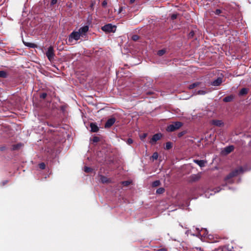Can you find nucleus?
Returning a JSON list of instances; mask_svg holds the SVG:
<instances>
[{"instance_id":"24","label":"nucleus","mask_w":251,"mask_h":251,"mask_svg":"<svg viewBox=\"0 0 251 251\" xmlns=\"http://www.w3.org/2000/svg\"><path fill=\"white\" fill-rule=\"evenodd\" d=\"M165 192V189L162 187H160L157 189L156 193L158 194H163Z\"/></svg>"},{"instance_id":"46","label":"nucleus","mask_w":251,"mask_h":251,"mask_svg":"<svg viewBox=\"0 0 251 251\" xmlns=\"http://www.w3.org/2000/svg\"><path fill=\"white\" fill-rule=\"evenodd\" d=\"M107 5V1L106 0H104L103 1V2H102V6H105L106 5Z\"/></svg>"},{"instance_id":"43","label":"nucleus","mask_w":251,"mask_h":251,"mask_svg":"<svg viewBox=\"0 0 251 251\" xmlns=\"http://www.w3.org/2000/svg\"><path fill=\"white\" fill-rule=\"evenodd\" d=\"M147 133H143L141 136L140 138L141 140L144 139L147 137Z\"/></svg>"},{"instance_id":"30","label":"nucleus","mask_w":251,"mask_h":251,"mask_svg":"<svg viewBox=\"0 0 251 251\" xmlns=\"http://www.w3.org/2000/svg\"><path fill=\"white\" fill-rule=\"evenodd\" d=\"M92 141L94 143H98L100 141V138L98 136H94L93 138Z\"/></svg>"},{"instance_id":"35","label":"nucleus","mask_w":251,"mask_h":251,"mask_svg":"<svg viewBox=\"0 0 251 251\" xmlns=\"http://www.w3.org/2000/svg\"><path fill=\"white\" fill-rule=\"evenodd\" d=\"M47 94L46 93H43L40 94V98L42 99H45L47 97Z\"/></svg>"},{"instance_id":"25","label":"nucleus","mask_w":251,"mask_h":251,"mask_svg":"<svg viewBox=\"0 0 251 251\" xmlns=\"http://www.w3.org/2000/svg\"><path fill=\"white\" fill-rule=\"evenodd\" d=\"M207 93V91L204 90H199L197 92L196 95H205Z\"/></svg>"},{"instance_id":"28","label":"nucleus","mask_w":251,"mask_h":251,"mask_svg":"<svg viewBox=\"0 0 251 251\" xmlns=\"http://www.w3.org/2000/svg\"><path fill=\"white\" fill-rule=\"evenodd\" d=\"M172 147V143L170 142H167L166 145V149L169 150Z\"/></svg>"},{"instance_id":"44","label":"nucleus","mask_w":251,"mask_h":251,"mask_svg":"<svg viewBox=\"0 0 251 251\" xmlns=\"http://www.w3.org/2000/svg\"><path fill=\"white\" fill-rule=\"evenodd\" d=\"M8 181L7 180H5L1 182V186H4L5 185H6L8 183Z\"/></svg>"},{"instance_id":"50","label":"nucleus","mask_w":251,"mask_h":251,"mask_svg":"<svg viewBox=\"0 0 251 251\" xmlns=\"http://www.w3.org/2000/svg\"><path fill=\"white\" fill-rule=\"evenodd\" d=\"M135 0H130V3L132 4L135 2Z\"/></svg>"},{"instance_id":"33","label":"nucleus","mask_w":251,"mask_h":251,"mask_svg":"<svg viewBox=\"0 0 251 251\" xmlns=\"http://www.w3.org/2000/svg\"><path fill=\"white\" fill-rule=\"evenodd\" d=\"M20 146H21V145L20 144L14 145L13 146L12 149H13V150H18L20 148Z\"/></svg>"},{"instance_id":"41","label":"nucleus","mask_w":251,"mask_h":251,"mask_svg":"<svg viewBox=\"0 0 251 251\" xmlns=\"http://www.w3.org/2000/svg\"><path fill=\"white\" fill-rule=\"evenodd\" d=\"M124 52L123 50H122V52L123 53H126V52H128V51H130V48H124Z\"/></svg>"},{"instance_id":"32","label":"nucleus","mask_w":251,"mask_h":251,"mask_svg":"<svg viewBox=\"0 0 251 251\" xmlns=\"http://www.w3.org/2000/svg\"><path fill=\"white\" fill-rule=\"evenodd\" d=\"M152 157L153 159L156 160L158 157V153L157 152H154L152 155Z\"/></svg>"},{"instance_id":"26","label":"nucleus","mask_w":251,"mask_h":251,"mask_svg":"<svg viewBox=\"0 0 251 251\" xmlns=\"http://www.w3.org/2000/svg\"><path fill=\"white\" fill-rule=\"evenodd\" d=\"M24 44L25 46H27L28 47H37V46L34 44L31 43H26L24 42Z\"/></svg>"},{"instance_id":"51","label":"nucleus","mask_w":251,"mask_h":251,"mask_svg":"<svg viewBox=\"0 0 251 251\" xmlns=\"http://www.w3.org/2000/svg\"><path fill=\"white\" fill-rule=\"evenodd\" d=\"M218 189L219 188H216L215 189L216 190L215 191V193L219 192L220 190Z\"/></svg>"},{"instance_id":"36","label":"nucleus","mask_w":251,"mask_h":251,"mask_svg":"<svg viewBox=\"0 0 251 251\" xmlns=\"http://www.w3.org/2000/svg\"><path fill=\"white\" fill-rule=\"evenodd\" d=\"M194 35V31H191L188 34V37L189 38H193Z\"/></svg>"},{"instance_id":"3","label":"nucleus","mask_w":251,"mask_h":251,"mask_svg":"<svg viewBox=\"0 0 251 251\" xmlns=\"http://www.w3.org/2000/svg\"><path fill=\"white\" fill-rule=\"evenodd\" d=\"M101 29L106 33L115 32L116 29V26L113 25L111 24H108L102 26Z\"/></svg>"},{"instance_id":"17","label":"nucleus","mask_w":251,"mask_h":251,"mask_svg":"<svg viewBox=\"0 0 251 251\" xmlns=\"http://www.w3.org/2000/svg\"><path fill=\"white\" fill-rule=\"evenodd\" d=\"M234 149L233 146H229L224 149V151L226 154H229L234 150Z\"/></svg>"},{"instance_id":"2","label":"nucleus","mask_w":251,"mask_h":251,"mask_svg":"<svg viewBox=\"0 0 251 251\" xmlns=\"http://www.w3.org/2000/svg\"><path fill=\"white\" fill-rule=\"evenodd\" d=\"M183 126V123L180 122H173L172 124L168 126L167 131L168 132H173L180 128Z\"/></svg>"},{"instance_id":"4","label":"nucleus","mask_w":251,"mask_h":251,"mask_svg":"<svg viewBox=\"0 0 251 251\" xmlns=\"http://www.w3.org/2000/svg\"><path fill=\"white\" fill-rule=\"evenodd\" d=\"M46 56L50 61L54 59V51L53 48H48V50L46 53Z\"/></svg>"},{"instance_id":"19","label":"nucleus","mask_w":251,"mask_h":251,"mask_svg":"<svg viewBox=\"0 0 251 251\" xmlns=\"http://www.w3.org/2000/svg\"><path fill=\"white\" fill-rule=\"evenodd\" d=\"M8 74L7 72L4 71H0V77L5 78L7 77Z\"/></svg>"},{"instance_id":"27","label":"nucleus","mask_w":251,"mask_h":251,"mask_svg":"<svg viewBox=\"0 0 251 251\" xmlns=\"http://www.w3.org/2000/svg\"><path fill=\"white\" fill-rule=\"evenodd\" d=\"M131 182L129 181H124L122 182V184L124 186H128L130 184Z\"/></svg>"},{"instance_id":"29","label":"nucleus","mask_w":251,"mask_h":251,"mask_svg":"<svg viewBox=\"0 0 251 251\" xmlns=\"http://www.w3.org/2000/svg\"><path fill=\"white\" fill-rule=\"evenodd\" d=\"M131 39L134 41H136L139 39V36L137 35H133L132 36Z\"/></svg>"},{"instance_id":"10","label":"nucleus","mask_w":251,"mask_h":251,"mask_svg":"<svg viewBox=\"0 0 251 251\" xmlns=\"http://www.w3.org/2000/svg\"><path fill=\"white\" fill-rule=\"evenodd\" d=\"M243 171H244L243 169L242 168V167H241L239 169H235V170H233V171L230 172V174H231L232 176L233 177L237 176L239 174L243 173Z\"/></svg>"},{"instance_id":"12","label":"nucleus","mask_w":251,"mask_h":251,"mask_svg":"<svg viewBox=\"0 0 251 251\" xmlns=\"http://www.w3.org/2000/svg\"><path fill=\"white\" fill-rule=\"evenodd\" d=\"M91 131L93 132H97L99 131V128L96 123H91L90 125Z\"/></svg>"},{"instance_id":"37","label":"nucleus","mask_w":251,"mask_h":251,"mask_svg":"<svg viewBox=\"0 0 251 251\" xmlns=\"http://www.w3.org/2000/svg\"><path fill=\"white\" fill-rule=\"evenodd\" d=\"M177 15L176 14H173L171 15V19L174 20L177 18Z\"/></svg>"},{"instance_id":"34","label":"nucleus","mask_w":251,"mask_h":251,"mask_svg":"<svg viewBox=\"0 0 251 251\" xmlns=\"http://www.w3.org/2000/svg\"><path fill=\"white\" fill-rule=\"evenodd\" d=\"M214 12L215 14L219 15L222 13V10L219 9H217Z\"/></svg>"},{"instance_id":"42","label":"nucleus","mask_w":251,"mask_h":251,"mask_svg":"<svg viewBox=\"0 0 251 251\" xmlns=\"http://www.w3.org/2000/svg\"><path fill=\"white\" fill-rule=\"evenodd\" d=\"M233 177L231 175V174L229 173L227 176H226L225 177V180H227L231 178H232Z\"/></svg>"},{"instance_id":"13","label":"nucleus","mask_w":251,"mask_h":251,"mask_svg":"<svg viewBox=\"0 0 251 251\" xmlns=\"http://www.w3.org/2000/svg\"><path fill=\"white\" fill-rule=\"evenodd\" d=\"M94 52V48H91V50L85 49L83 51V53L85 56H91Z\"/></svg>"},{"instance_id":"47","label":"nucleus","mask_w":251,"mask_h":251,"mask_svg":"<svg viewBox=\"0 0 251 251\" xmlns=\"http://www.w3.org/2000/svg\"><path fill=\"white\" fill-rule=\"evenodd\" d=\"M123 8L124 7H120L119 9V11H118V13H120L122 12L123 10Z\"/></svg>"},{"instance_id":"15","label":"nucleus","mask_w":251,"mask_h":251,"mask_svg":"<svg viewBox=\"0 0 251 251\" xmlns=\"http://www.w3.org/2000/svg\"><path fill=\"white\" fill-rule=\"evenodd\" d=\"M194 162L198 164L200 167H204L206 163V161L203 160H194Z\"/></svg>"},{"instance_id":"11","label":"nucleus","mask_w":251,"mask_h":251,"mask_svg":"<svg viewBox=\"0 0 251 251\" xmlns=\"http://www.w3.org/2000/svg\"><path fill=\"white\" fill-rule=\"evenodd\" d=\"M223 82V79L221 77H218L216 79L211 82V84L213 86H220Z\"/></svg>"},{"instance_id":"38","label":"nucleus","mask_w":251,"mask_h":251,"mask_svg":"<svg viewBox=\"0 0 251 251\" xmlns=\"http://www.w3.org/2000/svg\"><path fill=\"white\" fill-rule=\"evenodd\" d=\"M185 131H182V132H180L179 133H178V137H182L183 135H184L185 134Z\"/></svg>"},{"instance_id":"52","label":"nucleus","mask_w":251,"mask_h":251,"mask_svg":"<svg viewBox=\"0 0 251 251\" xmlns=\"http://www.w3.org/2000/svg\"><path fill=\"white\" fill-rule=\"evenodd\" d=\"M63 48H62V49H61V50H60H60H59V51H61V50H63Z\"/></svg>"},{"instance_id":"48","label":"nucleus","mask_w":251,"mask_h":251,"mask_svg":"<svg viewBox=\"0 0 251 251\" xmlns=\"http://www.w3.org/2000/svg\"><path fill=\"white\" fill-rule=\"evenodd\" d=\"M5 147L4 146H2V147H0V150L1 151H3L5 150Z\"/></svg>"},{"instance_id":"39","label":"nucleus","mask_w":251,"mask_h":251,"mask_svg":"<svg viewBox=\"0 0 251 251\" xmlns=\"http://www.w3.org/2000/svg\"><path fill=\"white\" fill-rule=\"evenodd\" d=\"M127 144L130 145L133 143V140L131 138H128L126 141Z\"/></svg>"},{"instance_id":"49","label":"nucleus","mask_w":251,"mask_h":251,"mask_svg":"<svg viewBox=\"0 0 251 251\" xmlns=\"http://www.w3.org/2000/svg\"><path fill=\"white\" fill-rule=\"evenodd\" d=\"M158 251H167V250L166 249L162 248V249H159L158 250Z\"/></svg>"},{"instance_id":"22","label":"nucleus","mask_w":251,"mask_h":251,"mask_svg":"<svg viewBox=\"0 0 251 251\" xmlns=\"http://www.w3.org/2000/svg\"><path fill=\"white\" fill-rule=\"evenodd\" d=\"M166 50H165V49H162V50L158 51L157 55H158L159 56H162L166 53Z\"/></svg>"},{"instance_id":"7","label":"nucleus","mask_w":251,"mask_h":251,"mask_svg":"<svg viewBox=\"0 0 251 251\" xmlns=\"http://www.w3.org/2000/svg\"><path fill=\"white\" fill-rule=\"evenodd\" d=\"M162 137V134L161 133H156L153 135L152 137L151 138L150 143L152 144H154L156 143V141L160 140V138Z\"/></svg>"},{"instance_id":"18","label":"nucleus","mask_w":251,"mask_h":251,"mask_svg":"<svg viewBox=\"0 0 251 251\" xmlns=\"http://www.w3.org/2000/svg\"><path fill=\"white\" fill-rule=\"evenodd\" d=\"M100 179L102 183H107L110 182L109 179L102 175L100 176Z\"/></svg>"},{"instance_id":"23","label":"nucleus","mask_w":251,"mask_h":251,"mask_svg":"<svg viewBox=\"0 0 251 251\" xmlns=\"http://www.w3.org/2000/svg\"><path fill=\"white\" fill-rule=\"evenodd\" d=\"M84 171L85 173H90L93 171V169L90 167L85 166L84 168Z\"/></svg>"},{"instance_id":"8","label":"nucleus","mask_w":251,"mask_h":251,"mask_svg":"<svg viewBox=\"0 0 251 251\" xmlns=\"http://www.w3.org/2000/svg\"><path fill=\"white\" fill-rule=\"evenodd\" d=\"M116 119L115 118H111L106 121L105 124V128L110 127L115 122Z\"/></svg>"},{"instance_id":"5","label":"nucleus","mask_w":251,"mask_h":251,"mask_svg":"<svg viewBox=\"0 0 251 251\" xmlns=\"http://www.w3.org/2000/svg\"><path fill=\"white\" fill-rule=\"evenodd\" d=\"M201 177V175L200 173L197 174H194L190 176L189 178V181L190 182H194L198 181L200 179Z\"/></svg>"},{"instance_id":"45","label":"nucleus","mask_w":251,"mask_h":251,"mask_svg":"<svg viewBox=\"0 0 251 251\" xmlns=\"http://www.w3.org/2000/svg\"><path fill=\"white\" fill-rule=\"evenodd\" d=\"M57 0H51L50 4L52 5H54L55 4H56L57 3Z\"/></svg>"},{"instance_id":"31","label":"nucleus","mask_w":251,"mask_h":251,"mask_svg":"<svg viewBox=\"0 0 251 251\" xmlns=\"http://www.w3.org/2000/svg\"><path fill=\"white\" fill-rule=\"evenodd\" d=\"M39 167L41 169L44 170L46 168V165L44 163L42 162L39 164Z\"/></svg>"},{"instance_id":"21","label":"nucleus","mask_w":251,"mask_h":251,"mask_svg":"<svg viewBox=\"0 0 251 251\" xmlns=\"http://www.w3.org/2000/svg\"><path fill=\"white\" fill-rule=\"evenodd\" d=\"M160 184H161V182H160V180H157L153 181L152 183L151 186L152 187H156L159 186Z\"/></svg>"},{"instance_id":"20","label":"nucleus","mask_w":251,"mask_h":251,"mask_svg":"<svg viewBox=\"0 0 251 251\" xmlns=\"http://www.w3.org/2000/svg\"><path fill=\"white\" fill-rule=\"evenodd\" d=\"M200 84V82H195V83H193L190 84L188 88L189 89H194L195 87L198 86Z\"/></svg>"},{"instance_id":"16","label":"nucleus","mask_w":251,"mask_h":251,"mask_svg":"<svg viewBox=\"0 0 251 251\" xmlns=\"http://www.w3.org/2000/svg\"><path fill=\"white\" fill-rule=\"evenodd\" d=\"M249 89L247 88H243L241 89V90L239 92V96H243L247 95L248 93Z\"/></svg>"},{"instance_id":"6","label":"nucleus","mask_w":251,"mask_h":251,"mask_svg":"<svg viewBox=\"0 0 251 251\" xmlns=\"http://www.w3.org/2000/svg\"><path fill=\"white\" fill-rule=\"evenodd\" d=\"M89 29V27L88 25H85L83 27H80L78 31V32H79L80 36L81 37H83L87 32Z\"/></svg>"},{"instance_id":"14","label":"nucleus","mask_w":251,"mask_h":251,"mask_svg":"<svg viewBox=\"0 0 251 251\" xmlns=\"http://www.w3.org/2000/svg\"><path fill=\"white\" fill-rule=\"evenodd\" d=\"M235 98V95H230L225 97L223 99V101L225 102H228L232 101Z\"/></svg>"},{"instance_id":"9","label":"nucleus","mask_w":251,"mask_h":251,"mask_svg":"<svg viewBox=\"0 0 251 251\" xmlns=\"http://www.w3.org/2000/svg\"><path fill=\"white\" fill-rule=\"evenodd\" d=\"M211 124L212 125H214L215 126H218V127H222L224 126V123L222 120H213L211 122Z\"/></svg>"},{"instance_id":"40","label":"nucleus","mask_w":251,"mask_h":251,"mask_svg":"<svg viewBox=\"0 0 251 251\" xmlns=\"http://www.w3.org/2000/svg\"><path fill=\"white\" fill-rule=\"evenodd\" d=\"M95 4V1H91V4L90 5V7L91 8V9H92V10L94 9V6Z\"/></svg>"},{"instance_id":"1","label":"nucleus","mask_w":251,"mask_h":251,"mask_svg":"<svg viewBox=\"0 0 251 251\" xmlns=\"http://www.w3.org/2000/svg\"><path fill=\"white\" fill-rule=\"evenodd\" d=\"M81 37V36H80L79 32L74 31L69 36L67 42L70 45H73Z\"/></svg>"}]
</instances>
